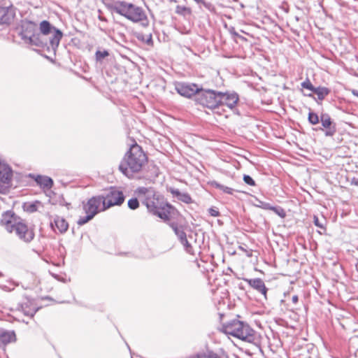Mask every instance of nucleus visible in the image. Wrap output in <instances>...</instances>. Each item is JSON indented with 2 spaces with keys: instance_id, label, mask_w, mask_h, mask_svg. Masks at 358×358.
Here are the masks:
<instances>
[{
  "instance_id": "6",
  "label": "nucleus",
  "mask_w": 358,
  "mask_h": 358,
  "mask_svg": "<svg viewBox=\"0 0 358 358\" xmlns=\"http://www.w3.org/2000/svg\"><path fill=\"white\" fill-rule=\"evenodd\" d=\"M85 215L81 216L77 224H86L91 220L99 212L102 210V199L100 196H93L84 205Z\"/></svg>"
},
{
  "instance_id": "32",
  "label": "nucleus",
  "mask_w": 358,
  "mask_h": 358,
  "mask_svg": "<svg viewBox=\"0 0 358 358\" xmlns=\"http://www.w3.org/2000/svg\"><path fill=\"white\" fill-rule=\"evenodd\" d=\"M69 225H50L51 229L55 231L62 234L66 232L68 229Z\"/></svg>"
},
{
  "instance_id": "14",
  "label": "nucleus",
  "mask_w": 358,
  "mask_h": 358,
  "mask_svg": "<svg viewBox=\"0 0 358 358\" xmlns=\"http://www.w3.org/2000/svg\"><path fill=\"white\" fill-rule=\"evenodd\" d=\"M320 122L322 126L323 127L322 129H325V135L327 136H333L336 132V123H334L330 116L327 114H322L320 115Z\"/></svg>"
},
{
  "instance_id": "4",
  "label": "nucleus",
  "mask_w": 358,
  "mask_h": 358,
  "mask_svg": "<svg viewBox=\"0 0 358 358\" xmlns=\"http://www.w3.org/2000/svg\"><path fill=\"white\" fill-rule=\"evenodd\" d=\"M225 335L231 341L229 336H232L243 341L255 344L258 341L257 332L246 322L236 319L225 322Z\"/></svg>"
},
{
  "instance_id": "30",
  "label": "nucleus",
  "mask_w": 358,
  "mask_h": 358,
  "mask_svg": "<svg viewBox=\"0 0 358 358\" xmlns=\"http://www.w3.org/2000/svg\"><path fill=\"white\" fill-rule=\"evenodd\" d=\"M39 204V202L36 203H25L24 205V209L29 212V213H34L37 210V206Z\"/></svg>"
},
{
  "instance_id": "26",
  "label": "nucleus",
  "mask_w": 358,
  "mask_h": 358,
  "mask_svg": "<svg viewBox=\"0 0 358 358\" xmlns=\"http://www.w3.org/2000/svg\"><path fill=\"white\" fill-rule=\"evenodd\" d=\"M136 38L145 44L150 45L152 44V36L150 33L149 34H143V33H137L136 34Z\"/></svg>"
},
{
  "instance_id": "34",
  "label": "nucleus",
  "mask_w": 358,
  "mask_h": 358,
  "mask_svg": "<svg viewBox=\"0 0 358 358\" xmlns=\"http://www.w3.org/2000/svg\"><path fill=\"white\" fill-rule=\"evenodd\" d=\"M301 87L305 89H308L312 92H313V90L315 89V87L313 85V84L308 79H306L305 81L301 83Z\"/></svg>"
},
{
  "instance_id": "43",
  "label": "nucleus",
  "mask_w": 358,
  "mask_h": 358,
  "mask_svg": "<svg viewBox=\"0 0 358 358\" xmlns=\"http://www.w3.org/2000/svg\"><path fill=\"white\" fill-rule=\"evenodd\" d=\"M99 20H101V21H106V18L104 17H102V16H99Z\"/></svg>"
},
{
  "instance_id": "41",
  "label": "nucleus",
  "mask_w": 358,
  "mask_h": 358,
  "mask_svg": "<svg viewBox=\"0 0 358 358\" xmlns=\"http://www.w3.org/2000/svg\"><path fill=\"white\" fill-rule=\"evenodd\" d=\"M225 193L231 194V189L227 187H225L224 189Z\"/></svg>"
},
{
  "instance_id": "27",
  "label": "nucleus",
  "mask_w": 358,
  "mask_h": 358,
  "mask_svg": "<svg viewBox=\"0 0 358 358\" xmlns=\"http://www.w3.org/2000/svg\"><path fill=\"white\" fill-rule=\"evenodd\" d=\"M266 208L271 210L276 215H278V216H280L282 218H283L286 216V213H285V210L280 206L273 207V206H270L269 204H266Z\"/></svg>"
},
{
  "instance_id": "40",
  "label": "nucleus",
  "mask_w": 358,
  "mask_h": 358,
  "mask_svg": "<svg viewBox=\"0 0 358 358\" xmlns=\"http://www.w3.org/2000/svg\"><path fill=\"white\" fill-rule=\"evenodd\" d=\"M292 301L294 303H296L299 301V298H298V296L297 295H294L292 297Z\"/></svg>"
},
{
  "instance_id": "42",
  "label": "nucleus",
  "mask_w": 358,
  "mask_h": 358,
  "mask_svg": "<svg viewBox=\"0 0 358 358\" xmlns=\"http://www.w3.org/2000/svg\"><path fill=\"white\" fill-rule=\"evenodd\" d=\"M352 94H353L355 96H357V97H358V90H352Z\"/></svg>"
},
{
  "instance_id": "1",
  "label": "nucleus",
  "mask_w": 358,
  "mask_h": 358,
  "mask_svg": "<svg viewBox=\"0 0 358 358\" xmlns=\"http://www.w3.org/2000/svg\"><path fill=\"white\" fill-rule=\"evenodd\" d=\"M136 193L143 196V203L148 210L162 220L169 221L177 213V210L154 189L141 187L136 189Z\"/></svg>"
},
{
  "instance_id": "31",
  "label": "nucleus",
  "mask_w": 358,
  "mask_h": 358,
  "mask_svg": "<svg viewBox=\"0 0 358 358\" xmlns=\"http://www.w3.org/2000/svg\"><path fill=\"white\" fill-rule=\"evenodd\" d=\"M109 53L107 50H97L95 53V58L97 62H101L105 57H108Z\"/></svg>"
},
{
  "instance_id": "33",
  "label": "nucleus",
  "mask_w": 358,
  "mask_h": 358,
  "mask_svg": "<svg viewBox=\"0 0 358 358\" xmlns=\"http://www.w3.org/2000/svg\"><path fill=\"white\" fill-rule=\"evenodd\" d=\"M128 206L131 210H136L139 206L138 200L136 198L129 199L128 201Z\"/></svg>"
},
{
  "instance_id": "20",
  "label": "nucleus",
  "mask_w": 358,
  "mask_h": 358,
  "mask_svg": "<svg viewBox=\"0 0 358 358\" xmlns=\"http://www.w3.org/2000/svg\"><path fill=\"white\" fill-rule=\"evenodd\" d=\"M35 180L38 185L43 188H51L53 185L52 180L48 176H37Z\"/></svg>"
},
{
  "instance_id": "44",
  "label": "nucleus",
  "mask_w": 358,
  "mask_h": 358,
  "mask_svg": "<svg viewBox=\"0 0 358 358\" xmlns=\"http://www.w3.org/2000/svg\"><path fill=\"white\" fill-rule=\"evenodd\" d=\"M315 224H318V219L316 217H315Z\"/></svg>"
},
{
  "instance_id": "24",
  "label": "nucleus",
  "mask_w": 358,
  "mask_h": 358,
  "mask_svg": "<svg viewBox=\"0 0 358 358\" xmlns=\"http://www.w3.org/2000/svg\"><path fill=\"white\" fill-rule=\"evenodd\" d=\"M174 230L176 231H178V228L176 227L174 229ZM176 233L178 234V236L180 237V241H181L182 244L185 246L186 251L188 253L193 255L194 254V250L192 249V245L188 243V241L187 240L186 234L184 232H182V231L181 233H180V234H178V232H176Z\"/></svg>"
},
{
  "instance_id": "7",
  "label": "nucleus",
  "mask_w": 358,
  "mask_h": 358,
  "mask_svg": "<svg viewBox=\"0 0 358 358\" xmlns=\"http://www.w3.org/2000/svg\"><path fill=\"white\" fill-rule=\"evenodd\" d=\"M40 32L43 35L47 36L52 34V36L50 38V45L53 50H55L59 46V42L63 36L62 32L53 27L48 21L43 20L40 23Z\"/></svg>"
},
{
  "instance_id": "8",
  "label": "nucleus",
  "mask_w": 358,
  "mask_h": 358,
  "mask_svg": "<svg viewBox=\"0 0 358 358\" xmlns=\"http://www.w3.org/2000/svg\"><path fill=\"white\" fill-rule=\"evenodd\" d=\"M100 197L102 199V210L120 206L124 201L123 192L116 187H110L105 196L101 195Z\"/></svg>"
},
{
  "instance_id": "16",
  "label": "nucleus",
  "mask_w": 358,
  "mask_h": 358,
  "mask_svg": "<svg viewBox=\"0 0 358 358\" xmlns=\"http://www.w3.org/2000/svg\"><path fill=\"white\" fill-rule=\"evenodd\" d=\"M21 310L23 313L30 317H32L37 311L36 305L33 301L29 299H25L20 304Z\"/></svg>"
},
{
  "instance_id": "21",
  "label": "nucleus",
  "mask_w": 358,
  "mask_h": 358,
  "mask_svg": "<svg viewBox=\"0 0 358 358\" xmlns=\"http://www.w3.org/2000/svg\"><path fill=\"white\" fill-rule=\"evenodd\" d=\"M15 341L13 332H3L0 334V346L6 345Z\"/></svg>"
},
{
  "instance_id": "46",
  "label": "nucleus",
  "mask_w": 358,
  "mask_h": 358,
  "mask_svg": "<svg viewBox=\"0 0 358 358\" xmlns=\"http://www.w3.org/2000/svg\"><path fill=\"white\" fill-rule=\"evenodd\" d=\"M227 269H228L229 271H231V268H229V267Z\"/></svg>"
},
{
  "instance_id": "2",
  "label": "nucleus",
  "mask_w": 358,
  "mask_h": 358,
  "mask_svg": "<svg viewBox=\"0 0 358 358\" xmlns=\"http://www.w3.org/2000/svg\"><path fill=\"white\" fill-rule=\"evenodd\" d=\"M104 4L111 13H117L133 23L140 24L143 27L150 24L145 10L140 6L120 0H104Z\"/></svg>"
},
{
  "instance_id": "35",
  "label": "nucleus",
  "mask_w": 358,
  "mask_h": 358,
  "mask_svg": "<svg viewBox=\"0 0 358 358\" xmlns=\"http://www.w3.org/2000/svg\"><path fill=\"white\" fill-rule=\"evenodd\" d=\"M191 358H220V357L218 356H217L216 355L200 354V355H196L192 356Z\"/></svg>"
},
{
  "instance_id": "10",
  "label": "nucleus",
  "mask_w": 358,
  "mask_h": 358,
  "mask_svg": "<svg viewBox=\"0 0 358 358\" xmlns=\"http://www.w3.org/2000/svg\"><path fill=\"white\" fill-rule=\"evenodd\" d=\"M6 230L10 232H15L20 238L25 241H30L34 238L33 229L28 225H6Z\"/></svg>"
},
{
  "instance_id": "15",
  "label": "nucleus",
  "mask_w": 358,
  "mask_h": 358,
  "mask_svg": "<svg viewBox=\"0 0 358 358\" xmlns=\"http://www.w3.org/2000/svg\"><path fill=\"white\" fill-rule=\"evenodd\" d=\"M36 32V24L27 22L22 25V31L20 34L22 40L26 43Z\"/></svg>"
},
{
  "instance_id": "19",
  "label": "nucleus",
  "mask_w": 358,
  "mask_h": 358,
  "mask_svg": "<svg viewBox=\"0 0 358 358\" xmlns=\"http://www.w3.org/2000/svg\"><path fill=\"white\" fill-rule=\"evenodd\" d=\"M1 224H22L15 213L12 211H6L2 215Z\"/></svg>"
},
{
  "instance_id": "13",
  "label": "nucleus",
  "mask_w": 358,
  "mask_h": 358,
  "mask_svg": "<svg viewBox=\"0 0 358 358\" xmlns=\"http://www.w3.org/2000/svg\"><path fill=\"white\" fill-rule=\"evenodd\" d=\"M239 95L234 91L225 92V106H227L234 114L240 115V111L238 109L239 105Z\"/></svg>"
},
{
  "instance_id": "18",
  "label": "nucleus",
  "mask_w": 358,
  "mask_h": 358,
  "mask_svg": "<svg viewBox=\"0 0 358 358\" xmlns=\"http://www.w3.org/2000/svg\"><path fill=\"white\" fill-rule=\"evenodd\" d=\"M169 192L173 194V196L178 198L180 201L189 204L193 202L192 197L187 192H180L179 189L173 187H170Z\"/></svg>"
},
{
  "instance_id": "5",
  "label": "nucleus",
  "mask_w": 358,
  "mask_h": 358,
  "mask_svg": "<svg viewBox=\"0 0 358 358\" xmlns=\"http://www.w3.org/2000/svg\"><path fill=\"white\" fill-rule=\"evenodd\" d=\"M223 98V93H216L215 91L210 90H199L196 95V101L200 104L209 108H215L217 107L222 102Z\"/></svg>"
},
{
  "instance_id": "11",
  "label": "nucleus",
  "mask_w": 358,
  "mask_h": 358,
  "mask_svg": "<svg viewBox=\"0 0 358 358\" xmlns=\"http://www.w3.org/2000/svg\"><path fill=\"white\" fill-rule=\"evenodd\" d=\"M15 16V8L10 3L0 5V24H11Z\"/></svg>"
},
{
  "instance_id": "3",
  "label": "nucleus",
  "mask_w": 358,
  "mask_h": 358,
  "mask_svg": "<svg viewBox=\"0 0 358 358\" xmlns=\"http://www.w3.org/2000/svg\"><path fill=\"white\" fill-rule=\"evenodd\" d=\"M148 162V157L142 148L133 144L126 152L120 165L119 170L127 178H133L139 173Z\"/></svg>"
},
{
  "instance_id": "25",
  "label": "nucleus",
  "mask_w": 358,
  "mask_h": 358,
  "mask_svg": "<svg viewBox=\"0 0 358 358\" xmlns=\"http://www.w3.org/2000/svg\"><path fill=\"white\" fill-rule=\"evenodd\" d=\"M313 92L317 95V99L322 101L329 94L330 90L325 87H315Z\"/></svg>"
},
{
  "instance_id": "39",
  "label": "nucleus",
  "mask_w": 358,
  "mask_h": 358,
  "mask_svg": "<svg viewBox=\"0 0 358 358\" xmlns=\"http://www.w3.org/2000/svg\"><path fill=\"white\" fill-rule=\"evenodd\" d=\"M351 184L354 185H356V186H358V178H353L352 179V180H351Z\"/></svg>"
},
{
  "instance_id": "36",
  "label": "nucleus",
  "mask_w": 358,
  "mask_h": 358,
  "mask_svg": "<svg viewBox=\"0 0 358 358\" xmlns=\"http://www.w3.org/2000/svg\"><path fill=\"white\" fill-rule=\"evenodd\" d=\"M243 180L244 182L250 185V186H255V180L248 175H244L243 176Z\"/></svg>"
},
{
  "instance_id": "22",
  "label": "nucleus",
  "mask_w": 358,
  "mask_h": 358,
  "mask_svg": "<svg viewBox=\"0 0 358 358\" xmlns=\"http://www.w3.org/2000/svg\"><path fill=\"white\" fill-rule=\"evenodd\" d=\"M26 43L37 47H43L47 45V43L41 38L40 34L36 32Z\"/></svg>"
},
{
  "instance_id": "38",
  "label": "nucleus",
  "mask_w": 358,
  "mask_h": 358,
  "mask_svg": "<svg viewBox=\"0 0 358 358\" xmlns=\"http://www.w3.org/2000/svg\"><path fill=\"white\" fill-rule=\"evenodd\" d=\"M239 248L245 252L247 257H251L252 255V250H245L241 246H240Z\"/></svg>"
},
{
  "instance_id": "45",
  "label": "nucleus",
  "mask_w": 358,
  "mask_h": 358,
  "mask_svg": "<svg viewBox=\"0 0 358 358\" xmlns=\"http://www.w3.org/2000/svg\"><path fill=\"white\" fill-rule=\"evenodd\" d=\"M317 226L319 227L320 229H323V225H322V224L317 225Z\"/></svg>"
},
{
  "instance_id": "29",
  "label": "nucleus",
  "mask_w": 358,
  "mask_h": 358,
  "mask_svg": "<svg viewBox=\"0 0 358 358\" xmlns=\"http://www.w3.org/2000/svg\"><path fill=\"white\" fill-rule=\"evenodd\" d=\"M176 13L182 15H190L191 9L189 8L178 5L176 8Z\"/></svg>"
},
{
  "instance_id": "17",
  "label": "nucleus",
  "mask_w": 358,
  "mask_h": 358,
  "mask_svg": "<svg viewBox=\"0 0 358 358\" xmlns=\"http://www.w3.org/2000/svg\"><path fill=\"white\" fill-rule=\"evenodd\" d=\"M245 281L247 282L250 287L262 294L266 297L267 288L261 278H257L253 279H245Z\"/></svg>"
},
{
  "instance_id": "28",
  "label": "nucleus",
  "mask_w": 358,
  "mask_h": 358,
  "mask_svg": "<svg viewBox=\"0 0 358 358\" xmlns=\"http://www.w3.org/2000/svg\"><path fill=\"white\" fill-rule=\"evenodd\" d=\"M308 119V122L313 125L318 124L320 121V117H319L317 114L312 111L309 112Z\"/></svg>"
},
{
  "instance_id": "9",
  "label": "nucleus",
  "mask_w": 358,
  "mask_h": 358,
  "mask_svg": "<svg viewBox=\"0 0 358 358\" xmlns=\"http://www.w3.org/2000/svg\"><path fill=\"white\" fill-rule=\"evenodd\" d=\"M13 176L11 169L0 160V193H6L10 185Z\"/></svg>"
},
{
  "instance_id": "23",
  "label": "nucleus",
  "mask_w": 358,
  "mask_h": 358,
  "mask_svg": "<svg viewBox=\"0 0 358 358\" xmlns=\"http://www.w3.org/2000/svg\"><path fill=\"white\" fill-rule=\"evenodd\" d=\"M24 281L27 288L37 287L40 284L39 279L33 274H29L24 278Z\"/></svg>"
},
{
  "instance_id": "12",
  "label": "nucleus",
  "mask_w": 358,
  "mask_h": 358,
  "mask_svg": "<svg viewBox=\"0 0 358 358\" xmlns=\"http://www.w3.org/2000/svg\"><path fill=\"white\" fill-rule=\"evenodd\" d=\"M175 90L181 96L189 98L193 95H197L199 88L195 84L177 83L175 85Z\"/></svg>"
},
{
  "instance_id": "37",
  "label": "nucleus",
  "mask_w": 358,
  "mask_h": 358,
  "mask_svg": "<svg viewBox=\"0 0 358 358\" xmlns=\"http://www.w3.org/2000/svg\"><path fill=\"white\" fill-rule=\"evenodd\" d=\"M208 213L213 217H217L220 215V212L217 208L212 207L208 210Z\"/></svg>"
}]
</instances>
